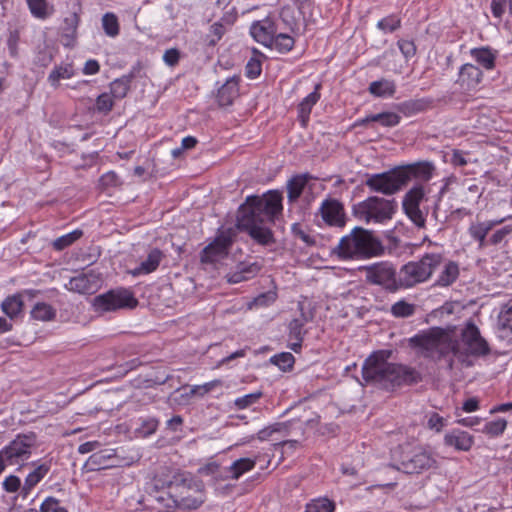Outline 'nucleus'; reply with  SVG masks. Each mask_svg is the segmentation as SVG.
<instances>
[{
  "label": "nucleus",
  "mask_w": 512,
  "mask_h": 512,
  "mask_svg": "<svg viewBox=\"0 0 512 512\" xmlns=\"http://www.w3.org/2000/svg\"><path fill=\"white\" fill-rule=\"evenodd\" d=\"M409 342L412 347L421 349L426 358L440 360L452 354L467 367L473 365L471 357H484L490 353L488 342L473 322H468L462 329L460 339L450 330L432 327L410 338Z\"/></svg>",
  "instance_id": "1"
},
{
  "label": "nucleus",
  "mask_w": 512,
  "mask_h": 512,
  "mask_svg": "<svg viewBox=\"0 0 512 512\" xmlns=\"http://www.w3.org/2000/svg\"><path fill=\"white\" fill-rule=\"evenodd\" d=\"M282 201L283 195L279 190H270L260 196H248L238 209V229L246 232L259 245L275 244L271 227L282 214Z\"/></svg>",
  "instance_id": "2"
},
{
  "label": "nucleus",
  "mask_w": 512,
  "mask_h": 512,
  "mask_svg": "<svg viewBox=\"0 0 512 512\" xmlns=\"http://www.w3.org/2000/svg\"><path fill=\"white\" fill-rule=\"evenodd\" d=\"M391 352L380 350L372 353L363 363L362 377L385 390L393 391L421 381V374L413 367L388 362Z\"/></svg>",
  "instance_id": "3"
},
{
  "label": "nucleus",
  "mask_w": 512,
  "mask_h": 512,
  "mask_svg": "<svg viewBox=\"0 0 512 512\" xmlns=\"http://www.w3.org/2000/svg\"><path fill=\"white\" fill-rule=\"evenodd\" d=\"M384 251L382 242L371 231L355 227L331 249V255L340 260H360L381 256Z\"/></svg>",
  "instance_id": "4"
},
{
  "label": "nucleus",
  "mask_w": 512,
  "mask_h": 512,
  "mask_svg": "<svg viewBox=\"0 0 512 512\" xmlns=\"http://www.w3.org/2000/svg\"><path fill=\"white\" fill-rule=\"evenodd\" d=\"M442 260V255L439 253H427L418 261H411L403 265L398 272L400 289L411 288L427 281L441 265Z\"/></svg>",
  "instance_id": "5"
},
{
  "label": "nucleus",
  "mask_w": 512,
  "mask_h": 512,
  "mask_svg": "<svg viewBox=\"0 0 512 512\" xmlns=\"http://www.w3.org/2000/svg\"><path fill=\"white\" fill-rule=\"evenodd\" d=\"M396 209L397 203L394 199L370 196L354 204L352 213L358 220L366 224H384L392 219Z\"/></svg>",
  "instance_id": "6"
},
{
  "label": "nucleus",
  "mask_w": 512,
  "mask_h": 512,
  "mask_svg": "<svg viewBox=\"0 0 512 512\" xmlns=\"http://www.w3.org/2000/svg\"><path fill=\"white\" fill-rule=\"evenodd\" d=\"M400 449L399 464L392 467L405 474H421L437 467L433 453L424 446H401Z\"/></svg>",
  "instance_id": "7"
},
{
  "label": "nucleus",
  "mask_w": 512,
  "mask_h": 512,
  "mask_svg": "<svg viewBox=\"0 0 512 512\" xmlns=\"http://www.w3.org/2000/svg\"><path fill=\"white\" fill-rule=\"evenodd\" d=\"M92 305L97 312H111L124 308L133 309L138 305V300L130 290L118 288L97 295Z\"/></svg>",
  "instance_id": "8"
},
{
  "label": "nucleus",
  "mask_w": 512,
  "mask_h": 512,
  "mask_svg": "<svg viewBox=\"0 0 512 512\" xmlns=\"http://www.w3.org/2000/svg\"><path fill=\"white\" fill-rule=\"evenodd\" d=\"M360 269L365 272L367 282L382 286L389 292H396L400 290L398 272L392 263L382 261L363 266Z\"/></svg>",
  "instance_id": "9"
},
{
  "label": "nucleus",
  "mask_w": 512,
  "mask_h": 512,
  "mask_svg": "<svg viewBox=\"0 0 512 512\" xmlns=\"http://www.w3.org/2000/svg\"><path fill=\"white\" fill-rule=\"evenodd\" d=\"M405 175L399 168L377 174H368L365 185L373 192L393 195L405 186Z\"/></svg>",
  "instance_id": "10"
},
{
  "label": "nucleus",
  "mask_w": 512,
  "mask_h": 512,
  "mask_svg": "<svg viewBox=\"0 0 512 512\" xmlns=\"http://www.w3.org/2000/svg\"><path fill=\"white\" fill-rule=\"evenodd\" d=\"M425 196V191L422 185L412 187L404 196L402 207L404 213L409 220L420 229L425 228L427 210L424 211L420 208V204Z\"/></svg>",
  "instance_id": "11"
},
{
  "label": "nucleus",
  "mask_w": 512,
  "mask_h": 512,
  "mask_svg": "<svg viewBox=\"0 0 512 512\" xmlns=\"http://www.w3.org/2000/svg\"><path fill=\"white\" fill-rule=\"evenodd\" d=\"M36 444L34 433L19 434L2 450L6 456L7 465H20L31 455V449Z\"/></svg>",
  "instance_id": "12"
},
{
  "label": "nucleus",
  "mask_w": 512,
  "mask_h": 512,
  "mask_svg": "<svg viewBox=\"0 0 512 512\" xmlns=\"http://www.w3.org/2000/svg\"><path fill=\"white\" fill-rule=\"evenodd\" d=\"M323 221L333 227L343 228L347 222V216L343 204L335 198L325 199L319 209Z\"/></svg>",
  "instance_id": "13"
},
{
  "label": "nucleus",
  "mask_w": 512,
  "mask_h": 512,
  "mask_svg": "<svg viewBox=\"0 0 512 512\" xmlns=\"http://www.w3.org/2000/svg\"><path fill=\"white\" fill-rule=\"evenodd\" d=\"M185 472H181L178 469H173L167 466H161L157 469L153 480V488L156 491H167V494L177 488V483H183Z\"/></svg>",
  "instance_id": "14"
},
{
  "label": "nucleus",
  "mask_w": 512,
  "mask_h": 512,
  "mask_svg": "<svg viewBox=\"0 0 512 512\" xmlns=\"http://www.w3.org/2000/svg\"><path fill=\"white\" fill-rule=\"evenodd\" d=\"M277 27L272 18L267 17L263 20L253 22L250 27L251 36L258 42L267 47H272L274 43Z\"/></svg>",
  "instance_id": "15"
},
{
  "label": "nucleus",
  "mask_w": 512,
  "mask_h": 512,
  "mask_svg": "<svg viewBox=\"0 0 512 512\" xmlns=\"http://www.w3.org/2000/svg\"><path fill=\"white\" fill-rule=\"evenodd\" d=\"M506 219H512V215L506 218L493 219L486 221H477L471 223L468 228V233L474 241L478 243V249H484L487 247V235L496 226L502 224Z\"/></svg>",
  "instance_id": "16"
},
{
  "label": "nucleus",
  "mask_w": 512,
  "mask_h": 512,
  "mask_svg": "<svg viewBox=\"0 0 512 512\" xmlns=\"http://www.w3.org/2000/svg\"><path fill=\"white\" fill-rule=\"evenodd\" d=\"M483 72L475 65L466 63L459 69L456 83L464 92L476 90L482 82Z\"/></svg>",
  "instance_id": "17"
},
{
  "label": "nucleus",
  "mask_w": 512,
  "mask_h": 512,
  "mask_svg": "<svg viewBox=\"0 0 512 512\" xmlns=\"http://www.w3.org/2000/svg\"><path fill=\"white\" fill-rule=\"evenodd\" d=\"M232 241L229 237L219 236L201 252V262L215 263L228 254Z\"/></svg>",
  "instance_id": "18"
},
{
  "label": "nucleus",
  "mask_w": 512,
  "mask_h": 512,
  "mask_svg": "<svg viewBox=\"0 0 512 512\" xmlns=\"http://www.w3.org/2000/svg\"><path fill=\"white\" fill-rule=\"evenodd\" d=\"M66 289L79 294H92L99 287V278L93 273L72 277L65 285Z\"/></svg>",
  "instance_id": "19"
},
{
  "label": "nucleus",
  "mask_w": 512,
  "mask_h": 512,
  "mask_svg": "<svg viewBox=\"0 0 512 512\" xmlns=\"http://www.w3.org/2000/svg\"><path fill=\"white\" fill-rule=\"evenodd\" d=\"M261 270L258 262H240L235 270L228 272L225 278L228 283L236 284L254 278Z\"/></svg>",
  "instance_id": "20"
},
{
  "label": "nucleus",
  "mask_w": 512,
  "mask_h": 512,
  "mask_svg": "<svg viewBox=\"0 0 512 512\" xmlns=\"http://www.w3.org/2000/svg\"><path fill=\"white\" fill-rule=\"evenodd\" d=\"M239 82L240 78L238 76H232L218 88L216 98L220 106L232 105L239 96Z\"/></svg>",
  "instance_id": "21"
},
{
  "label": "nucleus",
  "mask_w": 512,
  "mask_h": 512,
  "mask_svg": "<svg viewBox=\"0 0 512 512\" xmlns=\"http://www.w3.org/2000/svg\"><path fill=\"white\" fill-rule=\"evenodd\" d=\"M399 169L400 172L406 176L405 185H407L412 178L428 181L432 177L434 166L430 162H418L404 167H399Z\"/></svg>",
  "instance_id": "22"
},
{
  "label": "nucleus",
  "mask_w": 512,
  "mask_h": 512,
  "mask_svg": "<svg viewBox=\"0 0 512 512\" xmlns=\"http://www.w3.org/2000/svg\"><path fill=\"white\" fill-rule=\"evenodd\" d=\"M473 443V436L460 429H453L444 436V444L458 451H469Z\"/></svg>",
  "instance_id": "23"
},
{
  "label": "nucleus",
  "mask_w": 512,
  "mask_h": 512,
  "mask_svg": "<svg viewBox=\"0 0 512 512\" xmlns=\"http://www.w3.org/2000/svg\"><path fill=\"white\" fill-rule=\"evenodd\" d=\"M164 258L163 252L158 248H153L147 255V258L142 261L139 266L130 270L133 276L147 275L154 272L160 265Z\"/></svg>",
  "instance_id": "24"
},
{
  "label": "nucleus",
  "mask_w": 512,
  "mask_h": 512,
  "mask_svg": "<svg viewBox=\"0 0 512 512\" xmlns=\"http://www.w3.org/2000/svg\"><path fill=\"white\" fill-rule=\"evenodd\" d=\"M434 100L430 97L409 99L399 104L398 109L405 116H412L433 108Z\"/></svg>",
  "instance_id": "25"
},
{
  "label": "nucleus",
  "mask_w": 512,
  "mask_h": 512,
  "mask_svg": "<svg viewBox=\"0 0 512 512\" xmlns=\"http://www.w3.org/2000/svg\"><path fill=\"white\" fill-rule=\"evenodd\" d=\"M305 324L304 320L301 319H293L289 323V333L288 338L289 341V348L293 350L294 352L298 353L301 350L302 342L304 339V335L306 334V331L303 329Z\"/></svg>",
  "instance_id": "26"
},
{
  "label": "nucleus",
  "mask_w": 512,
  "mask_h": 512,
  "mask_svg": "<svg viewBox=\"0 0 512 512\" xmlns=\"http://www.w3.org/2000/svg\"><path fill=\"white\" fill-rule=\"evenodd\" d=\"M310 179H312V176L308 173H305L293 176L287 182V197L290 203L296 202L298 200Z\"/></svg>",
  "instance_id": "27"
},
{
  "label": "nucleus",
  "mask_w": 512,
  "mask_h": 512,
  "mask_svg": "<svg viewBox=\"0 0 512 512\" xmlns=\"http://www.w3.org/2000/svg\"><path fill=\"white\" fill-rule=\"evenodd\" d=\"M204 502V499L202 495L199 496H192L189 494L187 495H180L179 493H174V500L173 503H166L165 506L167 508H177V509H197L199 506L202 505Z\"/></svg>",
  "instance_id": "28"
},
{
  "label": "nucleus",
  "mask_w": 512,
  "mask_h": 512,
  "mask_svg": "<svg viewBox=\"0 0 512 512\" xmlns=\"http://www.w3.org/2000/svg\"><path fill=\"white\" fill-rule=\"evenodd\" d=\"M473 59L486 70H492L495 67L497 52L488 47L473 48L470 51Z\"/></svg>",
  "instance_id": "29"
},
{
  "label": "nucleus",
  "mask_w": 512,
  "mask_h": 512,
  "mask_svg": "<svg viewBox=\"0 0 512 512\" xmlns=\"http://www.w3.org/2000/svg\"><path fill=\"white\" fill-rule=\"evenodd\" d=\"M320 85L315 86V90L307 95L298 106V117L303 127L306 126L312 107L318 102L320 94L318 93Z\"/></svg>",
  "instance_id": "30"
},
{
  "label": "nucleus",
  "mask_w": 512,
  "mask_h": 512,
  "mask_svg": "<svg viewBox=\"0 0 512 512\" xmlns=\"http://www.w3.org/2000/svg\"><path fill=\"white\" fill-rule=\"evenodd\" d=\"M234 18L223 17L220 21L213 23L207 34V44L215 46L227 31V26H231Z\"/></svg>",
  "instance_id": "31"
},
{
  "label": "nucleus",
  "mask_w": 512,
  "mask_h": 512,
  "mask_svg": "<svg viewBox=\"0 0 512 512\" xmlns=\"http://www.w3.org/2000/svg\"><path fill=\"white\" fill-rule=\"evenodd\" d=\"M368 91L376 97H392L396 92V85L392 80L381 79L371 82Z\"/></svg>",
  "instance_id": "32"
},
{
  "label": "nucleus",
  "mask_w": 512,
  "mask_h": 512,
  "mask_svg": "<svg viewBox=\"0 0 512 512\" xmlns=\"http://www.w3.org/2000/svg\"><path fill=\"white\" fill-rule=\"evenodd\" d=\"M256 465V459L240 458L234 461L228 468L227 478L238 480L244 473L251 471Z\"/></svg>",
  "instance_id": "33"
},
{
  "label": "nucleus",
  "mask_w": 512,
  "mask_h": 512,
  "mask_svg": "<svg viewBox=\"0 0 512 512\" xmlns=\"http://www.w3.org/2000/svg\"><path fill=\"white\" fill-rule=\"evenodd\" d=\"M459 276V266L456 262L450 261L445 266L442 272L440 273L436 284L441 287H446L451 285Z\"/></svg>",
  "instance_id": "34"
},
{
  "label": "nucleus",
  "mask_w": 512,
  "mask_h": 512,
  "mask_svg": "<svg viewBox=\"0 0 512 512\" xmlns=\"http://www.w3.org/2000/svg\"><path fill=\"white\" fill-rule=\"evenodd\" d=\"M23 300L20 295L7 297L1 304V309L10 319H14L22 311Z\"/></svg>",
  "instance_id": "35"
},
{
  "label": "nucleus",
  "mask_w": 512,
  "mask_h": 512,
  "mask_svg": "<svg viewBox=\"0 0 512 512\" xmlns=\"http://www.w3.org/2000/svg\"><path fill=\"white\" fill-rule=\"evenodd\" d=\"M132 79H133L132 74L124 75L121 78L115 79L110 84V89H111V93H112L113 97L118 98V99L124 98L130 89V84H131Z\"/></svg>",
  "instance_id": "36"
},
{
  "label": "nucleus",
  "mask_w": 512,
  "mask_h": 512,
  "mask_svg": "<svg viewBox=\"0 0 512 512\" xmlns=\"http://www.w3.org/2000/svg\"><path fill=\"white\" fill-rule=\"evenodd\" d=\"M74 75L72 64L56 66L49 74L48 81L53 87L59 85L61 79H69Z\"/></svg>",
  "instance_id": "37"
},
{
  "label": "nucleus",
  "mask_w": 512,
  "mask_h": 512,
  "mask_svg": "<svg viewBox=\"0 0 512 512\" xmlns=\"http://www.w3.org/2000/svg\"><path fill=\"white\" fill-rule=\"evenodd\" d=\"M56 315L53 307L44 302H38L31 310V316L35 320L49 321L52 320Z\"/></svg>",
  "instance_id": "38"
},
{
  "label": "nucleus",
  "mask_w": 512,
  "mask_h": 512,
  "mask_svg": "<svg viewBox=\"0 0 512 512\" xmlns=\"http://www.w3.org/2000/svg\"><path fill=\"white\" fill-rule=\"evenodd\" d=\"M220 380H214L208 383H205L202 386H197L192 388L189 393H181L179 394V390H176L173 395H175L174 400L178 403H187L191 396H193L197 390H203L202 394L209 392L211 389H213L215 386L220 385Z\"/></svg>",
  "instance_id": "39"
},
{
  "label": "nucleus",
  "mask_w": 512,
  "mask_h": 512,
  "mask_svg": "<svg viewBox=\"0 0 512 512\" xmlns=\"http://www.w3.org/2000/svg\"><path fill=\"white\" fill-rule=\"evenodd\" d=\"M50 466L48 464H41L31 473H29L25 479L24 489L31 490L34 488L49 472Z\"/></svg>",
  "instance_id": "40"
},
{
  "label": "nucleus",
  "mask_w": 512,
  "mask_h": 512,
  "mask_svg": "<svg viewBox=\"0 0 512 512\" xmlns=\"http://www.w3.org/2000/svg\"><path fill=\"white\" fill-rule=\"evenodd\" d=\"M102 27L105 34L109 37H116L119 35V22L114 13L108 12L102 16Z\"/></svg>",
  "instance_id": "41"
},
{
  "label": "nucleus",
  "mask_w": 512,
  "mask_h": 512,
  "mask_svg": "<svg viewBox=\"0 0 512 512\" xmlns=\"http://www.w3.org/2000/svg\"><path fill=\"white\" fill-rule=\"evenodd\" d=\"M31 14L39 19H45L51 14L47 0H26Z\"/></svg>",
  "instance_id": "42"
},
{
  "label": "nucleus",
  "mask_w": 512,
  "mask_h": 512,
  "mask_svg": "<svg viewBox=\"0 0 512 512\" xmlns=\"http://www.w3.org/2000/svg\"><path fill=\"white\" fill-rule=\"evenodd\" d=\"M416 311L415 304L400 300L391 306L390 312L396 318H407L412 316Z\"/></svg>",
  "instance_id": "43"
},
{
  "label": "nucleus",
  "mask_w": 512,
  "mask_h": 512,
  "mask_svg": "<svg viewBox=\"0 0 512 512\" xmlns=\"http://www.w3.org/2000/svg\"><path fill=\"white\" fill-rule=\"evenodd\" d=\"M83 235V232L76 229L68 234L62 235L53 241V248L57 251L64 250L68 246L72 245Z\"/></svg>",
  "instance_id": "44"
},
{
  "label": "nucleus",
  "mask_w": 512,
  "mask_h": 512,
  "mask_svg": "<svg viewBox=\"0 0 512 512\" xmlns=\"http://www.w3.org/2000/svg\"><path fill=\"white\" fill-rule=\"evenodd\" d=\"M292 235L301 240L306 246H314L316 244L315 237L310 234L309 229L300 223H294L291 227Z\"/></svg>",
  "instance_id": "45"
},
{
  "label": "nucleus",
  "mask_w": 512,
  "mask_h": 512,
  "mask_svg": "<svg viewBox=\"0 0 512 512\" xmlns=\"http://www.w3.org/2000/svg\"><path fill=\"white\" fill-rule=\"evenodd\" d=\"M270 362L286 372L293 368L295 358L290 352H282L272 356Z\"/></svg>",
  "instance_id": "46"
},
{
  "label": "nucleus",
  "mask_w": 512,
  "mask_h": 512,
  "mask_svg": "<svg viewBox=\"0 0 512 512\" xmlns=\"http://www.w3.org/2000/svg\"><path fill=\"white\" fill-rule=\"evenodd\" d=\"M335 504L327 498L312 500L306 505L305 512H334Z\"/></svg>",
  "instance_id": "47"
},
{
  "label": "nucleus",
  "mask_w": 512,
  "mask_h": 512,
  "mask_svg": "<svg viewBox=\"0 0 512 512\" xmlns=\"http://www.w3.org/2000/svg\"><path fill=\"white\" fill-rule=\"evenodd\" d=\"M140 425L136 428L135 433L140 437H147L155 433L158 428L159 421L154 417H147L140 420Z\"/></svg>",
  "instance_id": "48"
},
{
  "label": "nucleus",
  "mask_w": 512,
  "mask_h": 512,
  "mask_svg": "<svg viewBox=\"0 0 512 512\" xmlns=\"http://www.w3.org/2000/svg\"><path fill=\"white\" fill-rule=\"evenodd\" d=\"M373 122H378L383 127H394L399 124L400 116L394 112H382L370 115Z\"/></svg>",
  "instance_id": "49"
},
{
  "label": "nucleus",
  "mask_w": 512,
  "mask_h": 512,
  "mask_svg": "<svg viewBox=\"0 0 512 512\" xmlns=\"http://www.w3.org/2000/svg\"><path fill=\"white\" fill-rule=\"evenodd\" d=\"M112 454L108 450L100 451L97 453L92 454L87 464L91 466L92 469H102L107 468L110 465L108 464V461L111 459Z\"/></svg>",
  "instance_id": "50"
},
{
  "label": "nucleus",
  "mask_w": 512,
  "mask_h": 512,
  "mask_svg": "<svg viewBox=\"0 0 512 512\" xmlns=\"http://www.w3.org/2000/svg\"><path fill=\"white\" fill-rule=\"evenodd\" d=\"M506 427H507V421L503 418H499L497 420L487 422L484 425L482 432L486 435L496 437V436L503 434Z\"/></svg>",
  "instance_id": "51"
},
{
  "label": "nucleus",
  "mask_w": 512,
  "mask_h": 512,
  "mask_svg": "<svg viewBox=\"0 0 512 512\" xmlns=\"http://www.w3.org/2000/svg\"><path fill=\"white\" fill-rule=\"evenodd\" d=\"M178 486L175 489H172L168 494V502L167 503H173L174 500V493H179L180 495H187L189 492L193 489L194 482L192 477L188 473L184 474V481L183 483H177Z\"/></svg>",
  "instance_id": "52"
},
{
  "label": "nucleus",
  "mask_w": 512,
  "mask_h": 512,
  "mask_svg": "<svg viewBox=\"0 0 512 512\" xmlns=\"http://www.w3.org/2000/svg\"><path fill=\"white\" fill-rule=\"evenodd\" d=\"M401 26V19L396 15H390L383 19H381L377 23V27L385 32V33H391L400 28Z\"/></svg>",
  "instance_id": "53"
},
{
  "label": "nucleus",
  "mask_w": 512,
  "mask_h": 512,
  "mask_svg": "<svg viewBox=\"0 0 512 512\" xmlns=\"http://www.w3.org/2000/svg\"><path fill=\"white\" fill-rule=\"evenodd\" d=\"M273 46L280 52H288L294 46V39L288 34H275Z\"/></svg>",
  "instance_id": "54"
},
{
  "label": "nucleus",
  "mask_w": 512,
  "mask_h": 512,
  "mask_svg": "<svg viewBox=\"0 0 512 512\" xmlns=\"http://www.w3.org/2000/svg\"><path fill=\"white\" fill-rule=\"evenodd\" d=\"M261 396L262 393L260 391L250 393L242 397L236 398L234 401V405L238 409H245L253 405L255 402H257Z\"/></svg>",
  "instance_id": "55"
},
{
  "label": "nucleus",
  "mask_w": 512,
  "mask_h": 512,
  "mask_svg": "<svg viewBox=\"0 0 512 512\" xmlns=\"http://www.w3.org/2000/svg\"><path fill=\"white\" fill-rule=\"evenodd\" d=\"M113 105V100L111 96L107 93L100 94L96 99L95 106L98 112L107 114L112 110Z\"/></svg>",
  "instance_id": "56"
},
{
  "label": "nucleus",
  "mask_w": 512,
  "mask_h": 512,
  "mask_svg": "<svg viewBox=\"0 0 512 512\" xmlns=\"http://www.w3.org/2000/svg\"><path fill=\"white\" fill-rule=\"evenodd\" d=\"M512 233V226L507 225L504 226L492 233V235L487 239V246L492 245L496 246L500 244L504 238Z\"/></svg>",
  "instance_id": "57"
},
{
  "label": "nucleus",
  "mask_w": 512,
  "mask_h": 512,
  "mask_svg": "<svg viewBox=\"0 0 512 512\" xmlns=\"http://www.w3.org/2000/svg\"><path fill=\"white\" fill-rule=\"evenodd\" d=\"M40 512H68L66 508L59 506V500L54 497L46 498L40 506Z\"/></svg>",
  "instance_id": "58"
},
{
  "label": "nucleus",
  "mask_w": 512,
  "mask_h": 512,
  "mask_svg": "<svg viewBox=\"0 0 512 512\" xmlns=\"http://www.w3.org/2000/svg\"><path fill=\"white\" fill-rule=\"evenodd\" d=\"M499 320L504 328H508L512 332V301L503 306Z\"/></svg>",
  "instance_id": "59"
},
{
  "label": "nucleus",
  "mask_w": 512,
  "mask_h": 512,
  "mask_svg": "<svg viewBox=\"0 0 512 512\" xmlns=\"http://www.w3.org/2000/svg\"><path fill=\"white\" fill-rule=\"evenodd\" d=\"M99 183L103 188L117 187L121 185L120 178L114 171H109L103 174L99 179Z\"/></svg>",
  "instance_id": "60"
},
{
  "label": "nucleus",
  "mask_w": 512,
  "mask_h": 512,
  "mask_svg": "<svg viewBox=\"0 0 512 512\" xmlns=\"http://www.w3.org/2000/svg\"><path fill=\"white\" fill-rule=\"evenodd\" d=\"M261 62L256 58H251L246 64V76L255 79L261 74Z\"/></svg>",
  "instance_id": "61"
},
{
  "label": "nucleus",
  "mask_w": 512,
  "mask_h": 512,
  "mask_svg": "<svg viewBox=\"0 0 512 512\" xmlns=\"http://www.w3.org/2000/svg\"><path fill=\"white\" fill-rule=\"evenodd\" d=\"M444 426H445V420L438 413L433 412L429 415V418L427 421V427L429 429L434 430L436 432H440V431H442Z\"/></svg>",
  "instance_id": "62"
},
{
  "label": "nucleus",
  "mask_w": 512,
  "mask_h": 512,
  "mask_svg": "<svg viewBox=\"0 0 512 512\" xmlns=\"http://www.w3.org/2000/svg\"><path fill=\"white\" fill-rule=\"evenodd\" d=\"M398 47L405 58H410L416 53V46L413 41L402 39L398 41Z\"/></svg>",
  "instance_id": "63"
},
{
  "label": "nucleus",
  "mask_w": 512,
  "mask_h": 512,
  "mask_svg": "<svg viewBox=\"0 0 512 512\" xmlns=\"http://www.w3.org/2000/svg\"><path fill=\"white\" fill-rule=\"evenodd\" d=\"M180 59V53L177 49L171 48L165 51L163 60L168 66H175Z\"/></svg>",
  "instance_id": "64"
}]
</instances>
